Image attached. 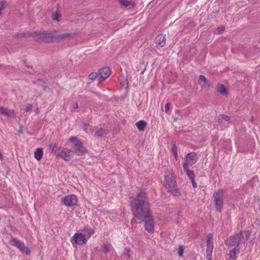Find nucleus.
Instances as JSON below:
<instances>
[{"instance_id":"f704fd0d","label":"nucleus","mask_w":260,"mask_h":260,"mask_svg":"<svg viewBox=\"0 0 260 260\" xmlns=\"http://www.w3.org/2000/svg\"><path fill=\"white\" fill-rule=\"evenodd\" d=\"M124 255L126 256L127 258H129L130 257V250L129 249L125 248V252H124Z\"/></svg>"},{"instance_id":"ddd939ff","label":"nucleus","mask_w":260,"mask_h":260,"mask_svg":"<svg viewBox=\"0 0 260 260\" xmlns=\"http://www.w3.org/2000/svg\"><path fill=\"white\" fill-rule=\"evenodd\" d=\"M155 43L158 47H163L166 44L165 36L163 35H158L155 39Z\"/></svg>"},{"instance_id":"4468645a","label":"nucleus","mask_w":260,"mask_h":260,"mask_svg":"<svg viewBox=\"0 0 260 260\" xmlns=\"http://www.w3.org/2000/svg\"><path fill=\"white\" fill-rule=\"evenodd\" d=\"M183 168L184 172L186 173V175L190 180H193V179L195 178L196 176L194 174V172L190 170L189 169V166H187V164H183Z\"/></svg>"},{"instance_id":"f257e3e1","label":"nucleus","mask_w":260,"mask_h":260,"mask_svg":"<svg viewBox=\"0 0 260 260\" xmlns=\"http://www.w3.org/2000/svg\"><path fill=\"white\" fill-rule=\"evenodd\" d=\"M131 206L135 222L141 223L144 221L145 230L150 234L153 233L154 227V219L151 215L149 202L146 192L144 190H140L136 198L132 199Z\"/></svg>"},{"instance_id":"473e14b6","label":"nucleus","mask_w":260,"mask_h":260,"mask_svg":"<svg viewBox=\"0 0 260 260\" xmlns=\"http://www.w3.org/2000/svg\"><path fill=\"white\" fill-rule=\"evenodd\" d=\"M184 251V248L182 246H179L178 249V255L179 256H182L183 255Z\"/></svg>"},{"instance_id":"5701e85b","label":"nucleus","mask_w":260,"mask_h":260,"mask_svg":"<svg viewBox=\"0 0 260 260\" xmlns=\"http://www.w3.org/2000/svg\"><path fill=\"white\" fill-rule=\"evenodd\" d=\"M106 134V131L103 129L100 128L99 129L96 131L94 133V136L101 137Z\"/></svg>"},{"instance_id":"ea45409f","label":"nucleus","mask_w":260,"mask_h":260,"mask_svg":"<svg viewBox=\"0 0 260 260\" xmlns=\"http://www.w3.org/2000/svg\"><path fill=\"white\" fill-rule=\"evenodd\" d=\"M73 108L74 109H77V108H78V105L77 103H76L75 104H74Z\"/></svg>"},{"instance_id":"2eb2a0df","label":"nucleus","mask_w":260,"mask_h":260,"mask_svg":"<svg viewBox=\"0 0 260 260\" xmlns=\"http://www.w3.org/2000/svg\"><path fill=\"white\" fill-rule=\"evenodd\" d=\"M213 249V243H207L206 257L208 260H211L212 251Z\"/></svg>"},{"instance_id":"c85d7f7f","label":"nucleus","mask_w":260,"mask_h":260,"mask_svg":"<svg viewBox=\"0 0 260 260\" xmlns=\"http://www.w3.org/2000/svg\"><path fill=\"white\" fill-rule=\"evenodd\" d=\"M111 246L109 245H104L103 246V251L105 253L110 251Z\"/></svg>"},{"instance_id":"f8f14e48","label":"nucleus","mask_w":260,"mask_h":260,"mask_svg":"<svg viewBox=\"0 0 260 260\" xmlns=\"http://www.w3.org/2000/svg\"><path fill=\"white\" fill-rule=\"evenodd\" d=\"M0 115H3L10 118L15 117V114L14 110L4 107H0Z\"/></svg>"},{"instance_id":"9b49d317","label":"nucleus","mask_w":260,"mask_h":260,"mask_svg":"<svg viewBox=\"0 0 260 260\" xmlns=\"http://www.w3.org/2000/svg\"><path fill=\"white\" fill-rule=\"evenodd\" d=\"M72 151L67 148H62L58 156L61 157L63 160L66 161L70 160L71 153Z\"/></svg>"},{"instance_id":"e433bc0d","label":"nucleus","mask_w":260,"mask_h":260,"mask_svg":"<svg viewBox=\"0 0 260 260\" xmlns=\"http://www.w3.org/2000/svg\"><path fill=\"white\" fill-rule=\"evenodd\" d=\"M165 112L167 113L169 112L170 110V104L169 103H167L165 106Z\"/></svg>"},{"instance_id":"f03ea898","label":"nucleus","mask_w":260,"mask_h":260,"mask_svg":"<svg viewBox=\"0 0 260 260\" xmlns=\"http://www.w3.org/2000/svg\"><path fill=\"white\" fill-rule=\"evenodd\" d=\"M250 233L248 231H242L229 238L227 245L230 249L229 260H236L237 254L240 250V244L244 243L249 238Z\"/></svg>"},{"instance_id":"aec40b11","label":"nucleus","mask_w":260,"mask_h":260,"mask_svg":"<svg viewBox=\"0 0 260 260\" xmlns=\"http://www.w3.org/2000/svg\"><path fill=\"white\" fill-rule=\"evenodd\" d=\"M230 120V117L225 114H220L218 118V120L219 123H222L223 120L225 122H229Z\"/></svg>"},{"instance_id":"2f4dec72","label":"nucleus","mask_w":260,"mask_h":260,"mask_svg":"<svg viewBox=\"0 0 260 260\" xmlns=\"http://www.w3.org/2000/svg\"><path fill=\"white\" fill-rule=\"evenodd\" d=\"M6 5V2H0V14H1L2 11L4 9Z\"/></svg>"},{"instance_id":"c756f323","label":"nucleus","mask_w":260,"mask_h":260,"mask_svg":"<svg viewBox=\"0 0 260 260\" xmlns=\"http://www.w3.org/2000/svg\"><path fill=\"white\" fill-rule=\"evenodd\" d=\"M89 78L91 80L95 79L96 78L98 79V74L96 73H92L89 75Z\"/></svg>"},{"instance_id":"6ab92c4d","label":"nucleus","mask_w":260,"mask_h":260,"mask_svg":"<svg viewBox=\"0 0 260 260\" xmlns=\"http://www.w3.org/2000/svg\"><path fill=\"white\" fill-rule=\"evenodd\" d=\"M136 125L140 131H143L147 125V123L144 120H139L136 122Z\"/></svg>"},{"instance_id":"20e7f679","label":"nucleus","mask_w":260,"mask_h":260,"mask_svg":"<svg viewBox=\"0 0 260 260\" xmlns=\"http://www.w3.org/2000/svg\"><path fill=\"white\" fill-rule=\"evenodd\" d=\"M69 140L73 143L75 153L78 156H82L87 150L83 146L82 142L76 137H71Z\"/></svg>"},{"instance_id":"bb28decb","label":"nucleus","mask_w":260,"mask_h":260,"mask_svg":"<svg viewBox=\"0 0 260 260\" xmlns=\"http://www.w3.org/2000/svg\"><path fill=\"white\" fill-rule=\"evenodd\" d=\"M207 243H213V236L212 234L207 235Z\"/></svg>"},{"instance_id":"6e6552de","label":"nucleus","mask_w":260,"mask_h":260,"mask_svg":"<svg viewBox=\"0 0 260 260\" xmlns=\"http://www.w3.org/2000/svg\"><path fill=\"white\" fill-rule=\"evenodd\" d=\"M86 241L87 239L85 237V236L80 233H75L71 239V242L73 244L75 243L79 245H82L85 244Z\"/></svg>"},{"instance_id":"7ed1b4c3","label":"nucleus","mask_w":260,"mask_h":260,"mask_svg":"<svg viewBox=\"0 0 260 260\" xmlns=\"http://www.w3.org/2000/svg\"><path fill=\"white\" fill-rule=\"evenodd\" d=\"M164 185L168 191L171 192L175 196L180 195V192L176 187V183L173 174L170 171L165 173Z\"/></svg>"},{"instance_id":"393cba45","label":"nucleus","mask_w":260,"mask_h":260,"mask_svg":"<svg viewBox=\"0 0 260 260\" xmlns=\"http://www.w3.org/2000/svg\"><path fill=\"white\" fill-rule=\"evenodd\" d=\"M119 2L121 5L125 7H128L129 6H132V7H134L133 3H132L131 2L127 0H120Z\"/></svg>"},{"instance_id":"7c9ffc66","label":"nucleus","mask_w":260,"mask_h":260,"mask_svg":"<svg viewBox=\"0 0 260 260\" xmlns=\"http://www.w3.org/2000/svg\"><path fill=\"white\" fill-rule=\"evenodd\" d=\"M60 17V15L58 13H53L52 15V18L54 20H59V18Z\"/></svg>"},{"instance_id":"423d86ee","label":"nucleus","mask_w":260,"mask_h":260,"mask_svg":"<svg viewBox=\"0 0 260 260\" xmlns=\"http://www.w3.org/2000/svg\"><path fill=\"white\" fill-rule=\"evenodd\" d=\"M10 243L11 245L14 246L18 248L21 252L26 254L30 253V249L26 246L24 242L17 238H12L10 241Z\"/></svg>"},{"instance_id":"39448f33","label":"nucleus","mask_w":260,"mask_h":260,"mask_svg":"<svg viewBox=\"0 0 260 260\" xmlns=\"http://www.w3.org/2000/svg\"><path fill=\"white\" fill-rule=\"evenodd\" d=\"M224 192L222 190L215 191L213 194L214 203L216 211L221 212L223 207Z\"/></svg>"},{"instance_id":"4be33fe9","label":"nucleus","mask_w":260,"mask_h":260,"mask_svg":"<svg viewBox=\"0 0 260 260\" xmlns=\"http://www.w3.org/2000/svg\"><path fill=\"white\" fill-rule=\"evenodd\" d=\"M171 150H172V152L173 153V154L174 156L175 159L177 160L178 157V150H177V148L175 144H173L172 145Z\"/></svg>"},{"instance_id":"9d476101","label":"nucleus","mask_w":260,"mask_h":260,"mask_svg":"<svg viewBox=\"0 0 260 260\" xmlns=\"http://www.w3.org/2000/svg\"><path fill=\"white\" fill-rule=\"evenodd\" d=\"M198 158L195 152H190L188 153L185 158V162L184 164H187V166L189 165H192L197 161Z\"/></svg>"},{"instance_id":"dca6fc26","label":"nucleus","mask_w":260,"mask_h":260,"mask_svg":"<svg viewBox=\"0 0 260 260\" xmlns=\"http://www.w3.org/2000/svg\"><path fill=\"white\" fill-rule=\"evenodd\" d=\"M49 147L51 150L52 152L54 154L56 155L57 156L59 155L62 148L61 147L56 145H50Z\"/></svg>"},{"instance_id":"cd10ccee","label":"nucleus","mask_w":260,"mask_h":260,"mask_svg":"<svg viewBox=\"0 0 260 260\" xmlns=\"http://www.w3.org/2000/svg\"><path fill=\"white\" fill-rule=\"evenodd\" d=\"M71 36L70 34L65 33L62 35H60L58 36L57 39L59 40H63L66 38L69 37Z\"/></svg>"},{"instance_id":"a211bd4d","label":"nucleus","mask_w":260,"mask_h":260,"mask_svg":"<svg viewBox=\"0 0 260 260\" xmlns=\"http://www.w3.org/2000/svg\"><path fill=\"white\" fill-rule=\"evenodd\" d=\"M199 83L203 87L208 86V81L204 75H200L199 78Z\"/></svg>"},{"instance_id":"0eeeda50","label":"nucleus","mask_w":260,"mask_h":260,"mask_svg":"<svg viewBox=\"0 0 260 260\" xmlns=\"http://www.w3.org/2000/svg\"><path fill=\"white\" fill-rule=\"evenodd\" d=\"M61 202L68 207H71L77 205L78 198L74 194L67 195L61 199Z\"/></svg>"},{"instance_id":"f3484780","label":"nucleus","mask_w":260,"mask_h":260,"mask_svg":"<svg viewBox=\"0 0 260 260\" xmlns=\"http://www.w3.org/2000/svg\"><path fill=\"white\" fill-rule=\"evenodd\" d=\"M43 149L39 148H37L36 151L35 152V158L40 161L43 157Z\"/></svg>"},{"instance_id":"1a4fd4ad","label":"nucleus","mask_w":260,"mask_h":260,"mask_svg":"<svg viewBox=\"0 0 260 260\" xmlns=\"http://www.w3.org/2000/svg\"><path fill=\"white\" fill-rule=\"evenodd\" d=\"M111 74L109 68L105 67L101 69L98 73V80L102 81L108 78Z\"/></svg>"},{"instance_id":"a878e982","label":"nucleus","mask_w":260,"mask_h":260,"mask_svg":"<svg viewBox=\"0 0 260 260\" xmlns=\"http://www.w3.org/2000/svg\"><path fill=\"white\" fill-rule=\"evenodd\" d=\"M84 232L87 234V235L88 236V238H89L94 233L93 230L88 228H84Z\"/></svg>"},{"instance_id":"72a5a7b5","label":"nucleus","mask_w":260,"mask_h":260,"mask_svg":"<svg viewBox=\"0 0 260 260\" xmlns=\"http://www.w3.org/2000/svg\"><path fill=\"white\" fill-rule=\"evenodd\" d=\"M32 106L30 104H27L26 106L25 111L30 112L32 110Z\"/></svg>"},{"instance_id":"58836bf2","label":"nucleus","mask_w":260,"mask_h":260,"mask_svg":"<svg viewBox=\"0 0 260 260\" xmlns=\"http://www.w3.org/2000/svg\"><path fill=\"white\" fill-rule=\"evenodd\" d=\"M40 35L41 36V37L40 38V39H41L42 41H44L43 39L44 38V36H45V34H40Z\"/></svg>"},{"instance_id":"4c0bfd02","label":"nucleus","mask_w":260,"mask_h":260,"mask_svg":"<svg viewBox=\"0 0 260 260\" xmlns=\"http://www.w3.org/2000/svg\"><path fill=\"white\" fill-rule=\"evenodd\" d=\"M224 29V28L223 26L218 27L217 29L218 33L221 34Z\"/></svg>"},{"instance_id":"c9c22d12","label":"nucleus","mask_w":260,"mask_h":260,"mask_svg":"<svg viewBox=\"0 0 260 260\" xmlns=\"http://www.w3.org/2000/svg\"><path fill=\"white\" fill-rule=\"evenodd\" d=\"M191 182L192 184V185L194 188H196L197 187V184L196 182L195 178L193 179V180H191Z\"/></svg>"},{"instance_id":"412c9836","label":"nucleus","mask_w":260,"mask_h":260,"mask_svg":"<svg viewBox=\"0 0 260 260\" xmlns=\"http://www.w3.org/2000/svg\"><path fill=\"white\" fill-rule=\"evenodd\" d=\"M218 92L222 94L225 95L228 94L227 89L223 84H221L219 86L218 88Z\"/></svg>"},{"instance_id":"b1692460","label":"nucleus","mask_w":260,"mask_h":260,"mask_svg":"<svg viewBox=\"0 0 260 260\" xmlns=\"http://www.w3.org/2000/svg\"><path fill=\"white\" fill-rule=\"evenodd\" d=\"M83 129L88 133H92L93 132V129H92V127L88 124H84L83 125Z\"/></svg>"}]
</instances>
